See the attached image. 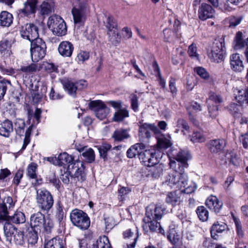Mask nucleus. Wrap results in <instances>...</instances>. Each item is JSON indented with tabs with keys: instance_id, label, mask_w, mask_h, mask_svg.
<instances>
[{
	"instance_id": "obj_19",
	"label": "nucleus",
	"mask_w": 248,
	"mask_h": 248,
	"mask_svg": "<svg viewBox=\"0 0 248 248\" xmlns=\"http://www.w3.org/2000/svg\"><path fill=\"white\" fill-rule=\"evenodd\" d=\"M206 206L216 213H218L222 208L223 203L217 197L211 196L206 201Z\"/></svg>"
},
{
	"instance_id": "obj_39",
	"label": "nucleus",
	"mask_w": 248,
	"mask_h": 248,
	"mask_svg": "<svg viewBox=\"0 0 248 248\" xmlns=\"http://www.w3.org/2000/svg\"><path fill=\"white\" fill-rule=\"evenodd\" d=\"M246 41H245L242 32H238L235 36L234 40V48L235 49H240L245 46Z\"/></svg>"
},
{
	"instance_id": "obj_59",
	"label": "nucleus",
	"mask_w": 248,
	"mask_h": 248,
	"mask_svg": "<svg viewBox=\"0 0 248 248\" xmlns=\"http://www.w3.org/2000/svg\"><path fill=\"white\" fill-rule=\"evenodd\" d=\"M148 128L153 131L155 134L159 133V131L157 127L153 124H144L140 126L139 131L140 132L143 131V129Z\"/></svg>"
},
{
	"instance_id": "obj_21",
	"label": "nucleus",
	"mask_w": 248,
	"mask_h": 248,
	"mask_svg": "<svg viewBox=\"0 0 248 248\" xmlns=\"http://www.w3.org/2000/svg\"><path fill=\"white\" fill-rule=\"evenodd\" d=\"M44 248H66L65 241L62 238L56 237L47 241L44 244Z\"/></svg>"
},
{
	"instance_id": "obj_3",
	"label": "nucleus",
	"mask_w": 248,
	"mask_h": 248,
	"mask_svg": "<svg viewBox=\"0 0 248 248\" xmlns=\"http://www.w3.org/2000/svg\"><path fill=\"white\" fill-rule=\"evenodd\" d=\"M36 201L37 204L42 210L48 211L53 204V199L49 191L45 188H41L36 191Z\"/></svg>"
},
{
	"instance_id": "obj_30",
	"label": "nucleus",
	"mask_w": 248,
	"mask_h": 248,
	"mask_svg": "<svg viewBox=\"0 0 248 248\" xmlns=\"http://www.w3.org/2000/svg\"><path fill=\"white\" fill-rule=\"evenodd\" d=\"M13 22V16L7 11H2L0 14V24L1 26L9 27Z\"/></svg>"
},
{
	"instance_id": "obj_9",
	"label": "nucleus",
	"mask_w": 248,
	"mask_h": 248,
	"mask_svg": "<svg viewBox=\"0 0 248 248\" xmlns=\"http://www.w3.org/2000/svg\"><path fill=\"white\" fill-rule=\"evenodd\" d=\"M155 155L156 150L154 148H152L140 152L139 158L144 165L151 166L158 162Z\"/></svg>"
},
{
	"instance_id": "obj_17",
	"label": "nucleus",
	"mask_w": 248,
	"mask_h": 248,
	"mask_svg": "<svg viewBox=\"0 0 248 248\" xmlns=\"http://www.w3.org/2000/svg\"><path fill=\"white\" fill-rule=\"evenodd\" d=\"M101 16L108 31H115L118 30V24L113 16L107 13H104Z\"/></svg>"
},
{
	"instance_id": "obj_38",
	"label": "nucleus",
	"mask_w": 248,
	"mask_h": 248,
	"mask_svg": "<svg viewBox=\"0 0 248 248\" xmlns=\"http://www.w3.org/2000/svg\"><path fill=\"white\" fill-rule=\"evenodd\" d=\"M242 107L240 105L232 103L229 106V110L235 119H239L241 117Z\"/></svg>"
},
{
	"instance_id": "obj_48",
	"label": "nucleus",
	"mask_w": 248,
	"mask_h": 248,
	"mask_svg": "<svg viewBox=\"0 0 248 248\" xmlns=\"http://www.w3.org/2000/svg\"><path fill=\"white\" fill-rule=\"evenodd\" d=\"M190 140L193 142H202L205 140V138L201 132H194L190 137Z\"/></svg>"
},
{
	"instance_id": "obj_12",
	"label": "nucleus",
	"mask_w": 248,
	"mask_h": 248,
	"mask_svg": "<svg viewBox=\"0 0 248 248\" xmlns=\"http://www.w3.org/2000/svg\"><path fill=\"white\" fill-rule=\"evenodd\" d=\"M30 226L32 230L41 231L44 227L45 218L44 215L38 212L31 216Z\"/></svg>"
},
{
	"instance_id": "obj_35",
	"label": "nucleus",
	"mask_w": 248,
	"mask_h": 248,
	"mask_svg": "<svg viewBox=\"0 0 248 248\" xmlns=\"http://www.w3.org/2000/svg\"><path fill=\"white\" fill-rule=\"evenodd\" d=\"M149 169V175H151L154 178H158L160 176L163 170V166L160 164L153 165V166H148Z\"/></svg>"
},
{
	"instance_id": "obj_10",
	"label": "nucleus",
	"mask_w": 248,
	"mask_h": 248,
	"mask_svg": "<svg viewBox=\"0 0 248 248\" xmlns=\"http://www.w3.org/2000/svg\"><path fill=\"white\" fill-rule=\"evenodd\" d=\"M84 167L83 163L79 160H76L69 164L68 167V171L69 174L77 177L79 180H83L85 178L84 172Z\"/></svg>"
},
{
	"instance_id": "obj_55",
	"label": "nucleus",
	"mask_w": 248,
	"mask_h": 248,
	"mask_svg": "<svg viewBox=\"0 0 248 248\" xmlns=\"http://www.w3.org/2000/svg\"><path fill=\"white\" fill-rule=\"evenodd\" d=\"M228 0H216L212 4L214 7H219L221 10H226L228 8Z\"/></svg>"
},
{
	"instance_id": "obj_42",
	"label": "nucleus",
	"mask_w": 248,
	"mask_h": 248,
	"mask_svg": "<svg viewBox=\"0 0 248 248\" xmlns=\"http://www.w3.org/2000/svg\"><path fill=\"white\" fill-rule=\"evenodd\" d=\"M196 213L201 221H205L208 219L209 212L205 207L202 206L198 207L196 209Z\"/></svg>"
},
{
	"instance_id": "obj_52",
	"label": "nucleus",
	"mask_w": 248,
	"mask_h": 248,
	"mask_svg": "<svg viewBox=\"0 0 248 248\" xmlns=\"http://www.w3.org/2000/svg\"><path fill=\"white\" fill-rule=\"evenodd\" d=\"M37 165L35 163H30L27 168L28 175L31 178H35L36 176V171Z\"/></svg>"
},
{
	"instance_id": "obj_64",
	"label": "nucleus",
	"mask_w": 248,
	"mask_h": 248,
	"mask_svg": "<svg viewBox=\"0 0 248 248\" xmlns=\"http://www.w3.org/2000/svg\"><path fill=\"white\" fill-rule=\"evenodd\" d=\"M89 58V53L86 51H81L77 55V59L78 62H83Z\"/></svg>"
},
{
	"instance_id": "obj_60",
	"label": "nucleus",
	"mask_w": 248,
	"mask_h": 248,
	"mask_svg": "<svg viewBox=\"0 0 248 248\" xmlns=\"http://www.w3.org/2000/svg\"><path fill=\"white\" fill-rule=\"evenodd\" d=\"M111 148V146L107 143L103 144L99 148L100 155L105 158L106 156V154Z\"/></svg>"
},
{
	"instance_id": "obj_6",
	"label": "nucleus",
	"mask_w": 248,
	"mask_h": 248,
	"mask_svg": "<svg viewBox=\"0 0 248 248\" xmlns=\"http://www.w3.org/2000/svg\"><path fill=\"white\" fill-rule=\"evenodd\" d=\"M89 107L94 111L96 117L101 120L106 118L110 113V109L100 100L91 101L89 104Z\"/></svg>"
},
{
	"instance_id": "obj_7",
	"label": "nucleus",
	"mask_w": 248,
	"mask_h": 248,
	"mask_svg": "<svg viewBox=\"0 0 248 248\" xmlns=\"http://www.w3.org/2000/svg\"><path fill=\"white\" fill-rule=\"evenodd\" d=\"M223 40L222 39L215 40L208 53V56L212 62L219 63L223 59Z\"/></svg>"
},
{
	"instance_id": "obj_58",
	"label": "nucleus",
	"mask_w": 248,
	"mask_h": 248,
	"mask_svg": "<svg viewBox=\"0 0 248 248\" xmlns=\"http://www.w3.org/2000/svg\"><path fill=\"white\" fill-rule=\"evenodd\" d=\"M37 69V66L35 63H31L29 65L23 66L21 67L20 70L25 73H31L36 72Z\"/></svg>"
},
{
	"instance_id": "obj_14",
	"label": "nucleus",
	"mask_w": 248,
	"mask_h": 248,
	"mask_svg": "<svg viewBox=\"0 0 248 248\" xmlns=\"http://www.w3.org/2000/svg\"><path fill=\"white\" fill-rule=\"evenodd\" d=\"M38 0H27L24 3V7L18 10V14L22 16H28L34 14L36 10Z\"/></svg>"
},
{
	"instance_id": "obj_26",
	"label": "nucleus",
	"mask_w": 248,
	"mask_h": 248,
	"mask_svg": "<svg viewBox=\"0 0 248 248\" xmlns=\"http://www.w3.org/2000/svg\"><path fill=\"white\" fill-rule=\"evenodd\" d=\"M84 83V81H80L79 82L75 83L71 81L67 80L63 82V86L64 89L67 91L68 94L74 97L76 95L78 85H83Z\"/></svg>"
},
{
	"instance_id": "obj_32",
	"label": "nucleus",
	"mask_w": 248,
	"mask_h": 248,
	"mask_svg": "<svg viewBox=\"0 0 248 248\" xmlns=\"http://www.w3.org/2000/svg\"><path fill=\"white\" fill-rule=\"evenodd\" d=\"M143 148V145L140 143H137L131 146L127 151V155L129 158H133L142 152L141 150Z\"/></svg>"
},
{
	"instance_id": "obj_13",
	"label": "nucleus",
	"mask_w": 248,
	"mask_h": 248,
	"mask_svg": "<svg viewBox=\"0 0 248 248\" xmlns=\"http://www.w3.org/2000/svg\"><path fill=\"white\" fill-rule=\"evenodd\" d=\"M14 205L11 197L8 196L3 199L2 203H0V223L6 219L8 214V209L13 207Z\"/></svg>"
},
{
	"instance_id": "obj_50",
	"label": "nucleus",
	"mask_w": 248,
	"mask_h": 248,
	"mask_svg": "<svg viewBox=\"0 0 248 248\" xmlns=\"http://www.w3.org/2000/svg\"><path fill=\"white\" fill-rule=\"evenodd\" d=\"M10 84V81L8 80H6L5 79H0V100L5 94L7 85Z\"/></svg>"
},
{
	"instance_id": "obj_36",
	"label": "nucleus",
	"mask_w": 248,
	"mask_h": 248,
	"mask_svg": "<svg viewBox=\"0 0 248 248\" xmlns=\"http://www.w3.org/2000/svg\"><path fill=\"white\" fill-rule=\"evenodd\" d=\"M59 166L71 164L74 161L73 157L66 153L61 154L58 156Z\"/></svg>"
},
{
	"instance_id": "obj_43",
	"label": "nucleus",
	"mask_w": 248,
	"mask_h": 248,
	"mask_svg": "<svg viewBox=\"0 0 248 248\" xmlns=\"http://www.w3.org/2000/svg\"><path fill=\"white\" fill-rule=\"evenodd\" d=\"M129 137V134L125 130H116L113 134L112 138L115 140L122 141Z\"/></svg>"
},
{
	"instance_id": "obj_54",
	"label": "nucleus",
	"mask_w": 248,
	"mask_h": 248,
	"mask_svg": "<svg viewBox=\"0 0 248 248\" xmlns=\"http://www.w3.org/2000/svg\"><path fill=\"white\" fill-rule=\"evenodd\" d=\"M177 127L181 130L184 135H186V132L188 131L189 126L187 123L183 119H180L177 121Z\"/></svg>"
},
{
	"instance_id": "obj_4",
	"label": "nucleus",
	"mask_w": 248,
	"mask_h": 248,
	"mask_svg": "<svg viewBox=\"0 0 248 248\" xmlns=\"http://www.w3.org/2000/svg\"><path fill=\"white\" fill-rule=\"evenodd\" d=\"M88 0H76L78 8L74 7L72 13L73 16L74 21L75 23V29L78 30V27L82 26L84 24V9L85 8L86 3Z\"/></svg>"
},
{
	"instance_id": "obj_57",
	"label": "nucleus",
	"mask_w": 248,
	"mask_h": 248,
	"mask_svg": "<svg viewBox=\"0 0 248 248\" xmlns=\"http://www.w3.org/2000/svg\"><path fill=\"white\" fill-rule=\"evenodd\" d=\"M47 88L46 86H43L41 88V93H36L34 94H32V97L34 100H36V102L40 101L45 96Z\"/></svg>"
},
{
	"instance_id": "obj_29",
	"label": "nucleus",
	"mask_w": 248,
	"mask_h": 248,
	"mask_svg": "<svg viewBox=\"0 0 248 248\" xmlns=\"http://www.w3.org/2000/svg\"><path fill=\"white\" fill-rule=\"evenodd\" d=\"M235 95V100L240 104L244 103V102L248 104V87L246 88L245 90L237 89Z\"/></svg>"
},
{
	"instance_id": "obj_8",
	"label": "nucleus",
	"mask_w": 248,
	"mask_h": 248,
	"mask_svg": "<svg viewBox=\"0 0 248 248\" xmlns=\"http://www.w3.org/2000/svg\"><path fill=\"white\" fill-rule=\"evenodd\" d=\"M146 217L143 219L144 224L143 227L144 229L149 228L152 232H157L164 234V230L161 227L160 224L156 220L153 218V214L151 210L147 209Z\"/></svg>"
},
{
	"instance_id": "obj_18",
	"label": "nucleus",
	"mask_w": 248,
	"mask_h": 248,
	"mask_svg": "<svg viewBox=\"0 0 248 248\" xmlns=\"http://www.w3.org/2000/svg\"><path fill=\"white\" fill-rule=\"evenodd\" d=\"M230 65L232 69L236 72H241L244 69L242 61L240 55L237 53L233 54L230 56Z\"/></svg>"
},
{
	"instance_id": "obj_34",
	"label": "nucleus",
	"mask_w": 248,
	"mask_h": 248,
	"mask_svg": "<svg viewBox=\"0 0 248 248\" xmlns=\"http://www.w3.org/2000/svg\"><path fill=\"white\" fill-rule=\"evenodd\" d=\"M128 116L129 112L125 108H119L114 113L112 120L114 122H119Z\"/></svg>"
},
{
	"instance_id": "obj_46",
	"label": "nucleus",
	"mask_w": 248,
	"mask_h": 248,
	"mask_svg": "<svg viewBox=\"0 0 248 248\" xmlns=\"http://www.w3.org/2000/svg\"><path fill=\"white\" fill-rule=\"evenodd\" d=\"M13 241L16 245L20 246L23 245L25 243L23 232L17 230L13 235Z\"/></svg>"
},
{
	"instance_id": "obj_41",
	"label": "nucleus",
	"mask_w": 248,
	"mask_h": 248,
	"mask_svg": "<svg viewBox=\"0 0 248 248\" xmlns=\"http://www.w3.org/2000/svg\"><path fill=\"white\" fill-rule=\"evenodd\" d=\"M96 248H111L108 239L106 236L100 237L96 242Z\"/></svg>"
},
{
	"instance_id": "obj_2",
	"label": "nucleus",
	"mask_w": 248,
	"mask_h": 248,
	"mask_svg": "<svg viewBox=\"0 0 248 248\" xmlns=\"http://www.w3.org/2000/svg\"><path fill=\"white\" fill-rule=\"evenodd\" d=\"M70 219L73 224L80 230H87L90 225V220L87 215L78 209L72 211Z\"/></svg>"
},
{
	"instance_id": "obj_40",
	"label": "nucleus",
	"mask_w": 248,
	"mask_h": 248,
	"mask_svg": "<svg viewBox=\"0 0 248 248\" xmlns=\"http://www.w3.org/2000/svg\"><path fill=\"white\" fill-rule=\"evenodd\" d=\"M173 234V239L171 240V244L176 247H179L182 245V236L180 232L175 229L171 230V235Z\"/></svg>"
},
{
	"instance_id": "obj_37",
	"label": "nucleus",
	"mask_w": 248,
	"mask_h": 248,
	"mask_svg": "<svg viewBox=\"0 0 248 248\" xmlns=\"http://www.w3.org/2000/svg\"><path fill=\"white\" fill-rule=\"evenodd\" d=\"M17 229L9 222H6L4 226V232L7 240H11L12 235L17 231Z\"/></svg>"
},
{
	"instance_id": "obj_16",
	"label": "nucleus",
	"mask_w": 248,
	"mask_h": 248,
	"mask_svg": "<svg viewBox=\"0 0 248 248\" xmlns=\"http://www.w3.org/2000/svg\"><path fill=\"white\" fill-rule=\"evenodd\" d=\"M226 141L224 139L212 140L208 144V148L212 153L217 154L224 149Z\"/></svg>"
},
{
	"instance_id": "obj_11",
	"label": "nucleus",
	"mask_w": 248,
	"mask_h": 248,
	"mask_svg": "<svg viewBox=\"0 0 248 248\" xmlns=\"http://www.w3.org/2000/svg\"><path fill=\"white\" fill-rule=\"evenodd\" d=\"M47 26L50 31H67L65 22L60 16H57L49 17Z\"/></svg>"
},
{
	"instance_id": "obj_28",
	"label": "nucleus",
	"mask_w": 248,
	"mask_h": 248,
	"mask_svg": "<svg viewBox=\"0 0 248 248\" xmlns=\"http://www.w3.org/2000/svg\"><path fill=\"white\" fill-rule=\"evenodd\" d=\"M13 130V127L12 122L8 120H5L1 124L0 135L5 137H8Z\"/></svg>"
},
{
	"instance_id": "obj_27",
	"label": "nucleus",
	"mask_w": 248,
	"mask_h": 248,
	"mask_svg": "<svg viewBox=\"0 0 248 248\" xmlns=\"http://www.w3.org/2000/svg\"><path fill=\"white\" fill-rule=\"evenodd\" d=\"M227 225L223 222H216L212 225L210 232L211 236L214 239H217V234L222 233L227 228Z\"/></svg>"
},
{
	"instance_id": "obj_5",
	"label": "nucleus",
	"mask_w": 248,
	"mask_h": 248,
	"mask_svg": "<svg viewBox=\"0 0 248 248\" xmlns=\"http://www.w3.org/2000/svg\"><path fill=\"white\" fill-rule=\"evenodd\" d=\"M46 46L44 42L38 39L36 42L31 44V55L33 62H37L42 60L46 55Z\"/></svg>"
},
{
	"instance_id": "obj_56",
	"label": "nucleus",
	"mask_w": 248,
	"mask_h": 248,
	"mask_svg": "<svg viewBox=\"0 0 248 248\" xmlns=\"http://www.w3.org/2000/svg\"><path fill=\"white\" fill-rule=\"evenodd\" d=\"M157 145L159 148H167L170 146V140L164 137L157 139Z\"/></svg>"
},
{
	"instance_id": "obj_33",
	"label": "nucleus",
	"mask_w": 248,
	"mask_h": 248,
	"mask_svg": "<svg viewBox=\"0 0 248 248\" xmlns=\"http://www.w3.org/2000/svg\"><path fill=\"white\" fill-rule=\"evenodd\" d=\"M194 71L202 79L206 80L211 84L214 83L213 78L210 77L209 74L204 68L198 67L195 68Z\"/></svg>"
},
{
	"instance_id": "obj_45",
	"label": "nucleus",
	"mask_w": 248,
	"mask_h": 248,
	"mask_svg": "<svg viewBox=\"0 0 248 248\" xmlns=\"http://www.w3.org/2000/svg\"><path fill=\"white\" fill-rule=\"evenodd\" d=\"M54 11L53 7L47 2H43L40 7V13L43 16L48 15Z\"/></svg>"
},
{
	"instance_id": "obj_24",
	"label": "nucleus",
	"mask_w": 248,
	"mask_h": 248,
	"mask_svg": "<svg viewBox=\"0 0 248 248\" xmlns=\"http://www.w3.org/2000/svg\"><path fill=\"white\" fill-rule=\"evenodd\" d=\"M5 221H10L16 224H23L26 222V216L24 213L16 210L12 216H9Z\"/></svg>"
},
{
	"instance_id": "obj_20",
	"label": "nucleus",
	"mask_w": 248,
	"mask_h": 248,
	"mask_svg": "<svg viewBox=\"0 0 248 248\" xmlns=\"http://www.w3.org/2000/svg\"><path fill=\"white\" fill-rule=\"evenodd\" d=\"M74 47L69 42L63 41L59 46V53L64 57H70L73 53Z\"/></svg>"
},
{
	"instance_id": "obj_44",
	"label": "nucleus",
	"mask_w": 248,
	"mask_h": 248,
	"mask_svg": "<svg viewBox=\"0 0 248 248\" xmlns=\"http://www.w3.org/2000/svg\"><path fill=\"white\" fill-rule=\"evenodd\" d=\"M21 35L24 38L28 40L31 43L36 42L38 39L39 35L38 32H21Z\"/></svg>"
},
{
	"instance_id": "obj_47",
	"label": "nucleus",
	"mask_w": 248,
	"mask_h": 248,
	"mask_svg": "<svg viewBox=\"0 0 248 248\" xmlns=\"http://www.w3.org/2000/svg\"><path fill=\"white\" fill-rule=\"evenodd\" d=\"M39 231H36L32 230L29 231L27 234V241L29 244L33 245L35 244L38 241V233Z\"/></svg>"
},
{
	"instance_id": "obj_31",
	"label": "nucleus",
	"mask_w": 248,
	"mask_h": 248,
	"mask_svg": "<svg viewBox=\"0 0 248 248\" xmlns=\"http://www.w3.org/2000/svg\"><path fill=\"white\" fill-rule=\"evenodd\" d=\"M11 44L7 40H3L0 42V53L4 57H9L11 54L10 48Z\"/></svg>"
},
{
	"instance_id": "obj_15",
	"label": "nucleus",
	"mask_w": 248,
	"mask_h": 248,
	"mask_svg": "<svg viewBox=\"0 0 248 248\" xmlns=\"http://www.w3.org/2000/svg\"><path fill=\"white\" fill-rule=\"evenodd\" d=\"M215 12V10L211 5L207 3H202L198 11L199 17L202 20H205L213 17Z\"/></svg>"
},
{
	"instance_id": "obj_22",
	"label": "nucleus",
	"mask_w": 248,
	"mask_h": 248,
	"mask_svg": "<svg viewBox=\"0 0 248 248\" xmlns=\"http://www.w3.org/2000/svg\"><path fill=\"white\" fill-rule=\"evenodd\" d=\"M77 150L80 153H82V156L88 162L91 163L94 160L95 155L93 150L91 148H88L87 146H77Z\"/></svg>"
},
{
	"instance_id": "obj_51",
	"label": "nucleus",
	"mask_w": 248,
	"mask_h": 248,
	"mask_svg": "<svg viewBox=\"0 0 248 248\" xmlns=\"http://www.w3.org/2000/svg\"><path fill=\"white\" fill-rule=\"evenodd\" d=\"M25 125V122L23 119H16L15 122V128L19 134H21L23 133Z\"/></svg>"
},
{
	"instance_id": "obj_53",
	"label": "nucleus",
	"mask_w": 248,
	"mask_h": 248,
	"mask_svg": "<svg viewBox=\"0 0 248 248\" xmlns=\"http://www.w3.org/2000/svg\"><path fill=\"white\" fill-rule=\"evenodd\" d=\"M148 209L152 211L153 214V218L156 220H159L162 218V217L164 214V210L161 207L156 206L154 209V211H152L150 208Z\"/></svg>"
},
{
	"instance_id": "obj_49",
	"label": "nucleus",
	"mask_w": 248,
	"mask_h": 248,
	"mask_svg": "<svg viewBox=\"0 0 248 248\" xmlns=\"http://www.w3.org/2000/svg\"><path fill=\"white\" fill-rule=\"evenodd\" d=\"M109 41L114 45L119 43L121 38L120 32H109L108 33Z\"/></svg>"
},
{
	"instance_id": "obj_1",
	"label": "nucleus",
	"mask_w": 248,
	"mask_h": 248,
	"mask_svg": "<svg viewBox=\"0 0 248 248\" xmlns=\"http://www.w3.org/2000/svg\"><path fill=\"white\" fill-rule=\"evenodd\" d=\"M171 155L177 162L171 160V168L174 172L171 177V188H178L171 194V204H179L181 201V196L183 192L190 194L197 188L195 184H192L186 187L188 183V176L185 173V168L188 167L187 161L192 158L191 155L187 150H180L175 152L171 149Z\"/></svg>"
},
{
	"instance_id": "obj_63",
	"label": "nucleus",
	"mask_w": 248,
	"mask_h": 248,
	"mask_svg": "<svg viewBox=\"0 0 248 248\" xmlns=\"http://www.w3.org/2000/svg\"><path fill=\"white\" fill-rule=\"evenodd\" d=\"M131 191L130 188L128 187H122L118 190V195L120 197L119 199L123 200L124 196L128 194Z\"/></svg>"
},
{
	"instance_id": "obj_61",
	"label": "nucleus",
	"mask_w": 248,
	"mask_h": 248,
	"mask_svg": "<svg viewBox=\"0 0 248 248\" xmlns=\"http://www.w3.org/2000/svg\"><path fill=\"white\" fill-rule=\"evenodd\" d=\"M138 100V98L137 95L132 94L130 95L131 107L135 111H136L138 109L139 105Z\"/></svg>"
},
{
	"instance_id": "obj_23",
	"label": "nucleus",
	"mask_w": 248,
	"mask_h": 248,
	"mask_svg": "<svg viewBox=\"0 0 248 248\" xmlns=\"http://www.w3.org/2000/svg\"><path fill=\"white\" fill-rule=\"evenodd\" d=\"M123 235L124 239L127 241V248H133L138 238L137 233L132 232L131 229H128L124 232Z\"/></svg>"
},
{
	"instance_id": "obj_25",
	"label": "nucleus",
	"mask_w": 248,
	"mask_h": 248,
	"mask_svg": "<svg viewBox=\"0 0 248 248\" xmlns=\"http://www.w3.org/2000/svg\"><path fill=\"white\" fill-rule=\"evenodd\" d=\"M186 108L188 111L190 120L193 122L194 124L198 126L199 123L195 120L193 114L198 111H201L202 110L201 106L196 102H192L187 106Z\"/></svg>"
},
{
	"instance_id": "obj_62",
	"label": "nucleus",
	"mask_w": 248,
	"mask_h": 248,
	"mask_svg": "<svg viewBox=\"0 0 248 248\" xmlns=\"http://www.w3.org/2000/svg\"><path fill=\"white\" fill-rule=\"evenodd\" d=\"M31 133V127L30 126L26 131L25 138L24 139V143L22 147V150H24L27 145L30 143V137Z\"/></svg>"
}]
</instances>
